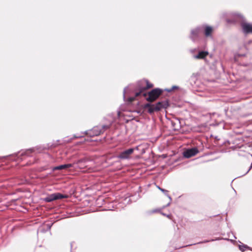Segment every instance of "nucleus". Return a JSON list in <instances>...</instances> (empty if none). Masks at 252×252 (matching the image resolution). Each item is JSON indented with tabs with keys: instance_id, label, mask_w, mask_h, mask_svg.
<instances>
[{
	"instance_id": "21",
	"label": "nucleus",
	"mask_w": 252,
	"mask_h": 252,
	"mask_svg": "<svg viewBox=\"0 0 252 252\" xmlns=\"http://www.w3.org/2000/svg\"><path fill=\"white\" fill-rule=\"evenodd\" d=\"M252 167V162L251 166L250 168H249V169L248 170V171L247 172V173H247L250 171V170L251 169V168Z\"/></svg>"
},
{
	"instance_id": "3",
	"label": "nucleus",
	"mask_w": 252,
	"mask_h": 252,
	"mask_svg": "<svg viewBox=\"0 0 252 252\" xmlns=\"http://www.w3.org/2000/svg\"><path fill=\"white\" fill-rule=\"evenodd\" d=\"M134 149L130 148L122 152L119 156L118 158L121 159H129L131 155L133 153Z\"/></svg>"
},
{
	"instance_id": "13",
	"label": "nucleus",
	"mask_w": 252,
	"mask_h": 252,
	"mask_svg": "<svg viewBox=\"0 0 252 252\" xmlns=\"http://www.w3.org/2000/svg\"><path fill=\"white\" fill-rule=\"evenodd\" d=\"M213 29L211 27L206 26L205 28V34L206 36H211Z\"/></svg>"
},
{
	"instance_id": "4",
	"label": "nucleus",
	"mask_w": 252,
	"mask_h": 252,
	"mask_svg": "<svg viewBox=\"0 0 252 252\" xmlns=\"http://www.w3.org/2000/svg\"><path fill=\"white\" fill-rule=\"evenodd\" d=\"M198 151L196 148H193L191 149H188L185 151L183 153V155L184 157L186 158H189L192 156H195L196 154H197Z\"/></svg>"
},
{
	"instance_id": "10",
	"label": "nucleus",
	"mask_w": 252,
	"mask_h": 252,
	"mask_svg": "<svg viewBox=\"0 0 252 252\" xmlns=\"http://www.w3.org/2000/svg\"><path fill=\"white\" fill-rule=\"evenodd\" d=\"M155 105L151 104L150 103H147L144 105V108H148V112L150 114L156 111V110H155Z\"/></svg>"
},
{
	"instance_id": "2",
	"label": "nucleus",
	"mask_w": 252,
	"mask_h": 252,
	"mask_svg": "<svg viewBox=\"0 0 252 252\" xmlns=\"http://www.w3.org/2000/svg\"><path fill=\"white\" fill-rule=\"evenodd\" d=\"M67 197V195H64L60 193H55L51 194L48 196L47 197H46L45 198V201L49 202L57 199L66 198Z\"/></svg>"
},
{
	"instance_id": "5",
	"label": "nucleus",
	"mask_w": 252,
	"mask_h": 252,
	"mask_svg": "<svg viewBox=\"0 0 252 252\" xmlns=\"http://www.w3.org/2000/svg\"><path fill=\"white\" fill-rule=\"evenodd\" d=\"M241 27L245 33H252V24L243 22L241 23Z\"/></svg>"
},
{
	"instance_id": "12",
	"label": "nucleus",
	"mask_w": 252,
	"mask_h": 252,
	"mask_svg": "<svg viewBox=\"0 0 252 252\" xmlns=\"http://www.w3.org/2000/svg\"><path fill=\"white\" fill-rule=\"evenodd\" d=\"M97 129H98L97 127H95L93 130H92L91 131V132H93L92 133H86V134H89L91 136L98 135L100 134L101 131V130H98Z\"/></svg>"
},
{
	"instance_id": "19",
	"label": "nucleus",
	"mask_w": 252,
	"mask_h": 252,
	"mask_svg": "<svg viewBox=\"0 0 252 252\" xmlns=\"http://www.w3.org/2000/svg\"><path fill=\"white\" fill-rule=\"evenodd\" d=\"M134 100V98L133 97H130L128 98V101L129 102H132V101H133Z\"/></svg>"
},
{
	"instance_id": "20",
	"label": "nucleus",
	"mask_w": 252,
	"mask_h": 252,
	"mask_svg": "<svg viewBox=\"0 0 252 252\" xmlns=\"http://www.w3.org/2000/svg\"><path fill=\"white\" fill-rule=\"evenodd\" d=\"M236 15L240 18H242V16L240 14H237Z\"/></svg>"
},
{
	"instance_id": "8",
	"label": "nucleus",
	"mask_w": 252,
	"mask_h": 252,
	"mask_svg": "<svg viewBox=\"0 0 252 252\" xmlns=\"http://www.w3.org/2000/svg\"><path fill=\"white\" fill-rule=\"evenodd\" d=\"M168 106V103L166 101L158 102L155 105V110L158 111L163 108H166Z\"/></svg>"
},
{
	"instance_id": "14",
	"label": "nucleus",
	"mask_w": 252,
	"mask_h": 252,
	"mask_svg": "<svg viewBox=\"0 0 252 252\" xmlns=\"http://www.w3.org/2000/svg\"><path fill=\"white\" fill-rule=\"evenodd\" d=\"M199 29L198 28H196L194 30H193L191 31V38H194L197 34H198L199 32Z\"/></svg>"
},
{
	"instance_id": "15",
	"label": "nucleus",
	"mask_w": 252,
	"mask_h": 252,
	"mask_svg": "<svg viewBox=\"0 0 252 252\" xmlns=\"http://www.w3.org/2000/svg\"><path fill=\"white\" fill-rule=\"evenodd\" d=\"M158 189L160 190L162 192H163L168 198L169 199L171 200V197H170V196H169L167 192H168V191L164 189H163L161 188H160L159 187H158Z\"/></svg>"
},
{
	"instance_id": "7",
	"label": "nucleus",
	"mask_w": 252,
	"mask_h": 252,
	"mask_svg": "<svg viewBox=\"0 0 252 252\" xmlns=\"http://www.w3.org/2000/svg\"><path fill=\"white\" fill-rule=\"evenodd\" d=\"M88 161H87L85 160H79L76 164H78L77 166L76 167L81 169H83V171H86L87 170H85V168L87 167V166L89 165L88 164Z\"/></svg>"
},
{
	"instance_id": "16",
	"label": "nucleus",
	"mask_w": 252,
	"mask_h": 252,
	"mask_svg": "<svg viewBox=\"0 0 252 252\" xmlns=\"http://www.w3.org/2000/svg\"><path fill=\"white\" fill-rule=\"evenodd\" d=\"M247 248V247L246 246H245V245H239V249L242 252L245 251L244 248Z\"/></svg>"
},
{
	"instance_id": "6",
	"label": "nucleus",
	"mask_w": 252,
	"mask_h": 252,
	"mask_svg": "<svg viewBox=\"0 0 252 252\" xmlns=\"http://www.w3.org/2000/svg\"><path fill=\"white\" fill-rule=\"evenodd\" d=\"M144 84H147V87H142L140 88V91L139 92H137L135 94V96H138L141 94H143L144 96H146V94L144 93V91L147 89L152 88L153 87L152 84H150L148 83V82L146 80L143 81L142 82Z\"/></svg>"
},
{
	"instance_id": "9",
	"label": "nucleus",
	"mask_w": 252,
	"mask_h": 252,
	"mask_svg": "<svg viewBox=\"0 0 252 252\" xmlns=\"http://www.w3.org/2000/svg\"><path fill=\"white\" fill-rule=\"evenodd\" d=\"M75 164V163H74L73 164H63V165H59V166L55 167L53 168V170H62V169H66V168H69V167H72Z\"/></svg>"
},
{
	"instance_id": "17",
	"label": "nucleus",
	"mask_w": 252,
	"mask_h": 252,
	"mask_svg": "<svg viewBox=\"0 0 252 252\" xmlns=\"http://www.w3.org/2000/svg\"><path fill=\"white\" fill-rule=\"evenodd\" d=\"M177 88H178V87H177V86H173V87H172V88H171V89H167V90H166V91H167V92H170L172 91V90H173L174 89H177Z\"/></svg>"
},
{
	"instance_id": "18",
	"label": "nucleus",
	"mask_w": 252,
	"mask_h": 252,
	"mask_svg": "<svg viewBox=\"0 0 252 252\" xmlns=\"http://www.w3.org/2000/svg\"><path fill=\"white\" fill-rule=\"evenodd\" d=\"M127 89H128L127 88H126L124 90V99L126 98V93Z\"/></svg>"
},
{
	"instance_id": "1",
	"label": "nucleus",
	"mask_w": 252,
	"mask_h": 252,
	"mask_svg": "<svg viewBox=\"0 0 252 252\" xmlns=\"http://www.w3.org/2000/svg\"><path fill=\"white\" fill-rule=\"evenodd\" d=\"M161 93L162 91L160 89H154L149 93V96L147 98V100L149 101L153 102L158 98Z\"/></svg>"
},
{
	"instance_id": "11",
	"label": "nucleus",
	"mask_w": 252,
	"mask_h": 252,
	"mask_svg": "<svg viewBox=\"0 0 252 252\" xmlns=\"http://www.w3.org/2000/svg\"><path fill=\"white\" fill-rule=\"evenodd\" d=\"M208 53L206 51H201L199 53L194 56V58L196 59H204L207 55Z\"/></svg>"
},
{
	"instance_id": "22",
	"label": "nucleus",
	"mask_w": 252,
	"mask_h": 252,
	"mask_svg": "<svg viewBox=\"0 0 252 252\" xmlns=\"http://www.w3.org/2000/svg\"><path fill=\"white\" fill-rule=\"evenodd\" d=\"M209 241H204V242H208Z\"/></svg>"
}]
</instances>
